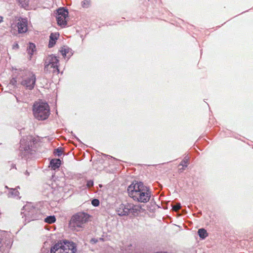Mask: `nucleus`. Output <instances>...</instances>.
Returning a JSON list of instances; mask_svg holds the SVG:
<instances>
[{
  "instance_id": "obj_14",
  "label": "nucleus",
  "mask_w": 253,
  "mask_h": 253,
  "mask_svg": "<svg viewBox=\"0 0 253 253\" xmlns=\"http://www.w3.org/2000/svg\"><path fill=\"white\" fill-rule=\"evenodd\" d=\"M198 234L200 238L202 239H204L208 236V233L207 230L204 228L199 229L198 231Z\"/></svg>"
},
{
  "instance_id": "obj_23",
  "label": "nucleus",
  "mask_w": 253,
  "mask_h": 253,
  "mask_svg": "<svg viewBox=\"0 0 253 253\" xmlns=\"http://www.w3.org/2000/svg\"><path fill=\"white\" fill-rule=\"evenodd\" d=\"M69 49H64L61 50L62 55L64 58L67 56V54L68 53Z\"/></svg>"
},
{
  "instance_id": "obj_3",
  "label": "nucleus",
  "mask_w": 253,
  "mask_h": 253,
  "mask_svg": "<svg viewBox=\"0 0 253 253\" xmlns=\"http://www.w3.org/2000/svg\"><path fill=\"white\" fill-rule=\"evenodd\" d=\"M33 112L36 119L39 120H45L50 114L49 106L46 102H36L33 105Z\"/></svg>"
},
{
  "instance_id": "obj_27",
  "label": "nucleus",
  "mask_w": 253,
  "mask_h": 253,
  "mask_svg": "<svg viewBox=\"0 0 253 253\" xmlns=\"http://www.w3.org/2000/svg\"><path fill=\"white\" fill-rule=\"evenodd\" d=\"M12 48L13 49H18L19 48V45L18 44V43H15L13 45Z\"/></svg>"
},
{
  "instance_id": "obj_17",
  "label": "nucleus",
  "mask_w": 253,
  "mask_h": 253,
  "mask_svg": "<svg viewBox=\"0 0 253 253\" xmlns=\"http://www.w3.org/2000/svg\"><path fill=\"white\" fill-rule=\"evenodd\" d=\"M56 218L54 215H50L47 216L44 219V221L46 223L51 224L55 222Z\"/></svg>"
},
{
  "instance_id": "obj_4",
  "label": "nucleus",
  "mask_w": 253,
  "mask_h": 253,
  "mask_svg": "<svg viewBox=\"0 0 253 253\" xmlns=\"http://www.w3.org/2000/svg\"><path fill=\"white\" fill-rule=\"evenodd\" d=\"M59 59L57 57L52 54L48 56L44 62V71L46 74L53 73L58 74Z\"/></svg>"
},
{
  "instance_id": "obj_25",
  "label": "nucleus",
  "mask_w": 253,
  "mask_h": 253,
  "mask_svg": "<svg viewBox=\"0 0 253 253\" xmlns=\"http://www.w3.org/2000/svg\"><path fill=\"white\" fill-rule=\"evenodd\" d=\"M93 185V181L91 180H88L87 181L86 186L87 187L89 188L92 187Z\"/></svg>"
},
{
  "instance_id": "obj_29",
  "label": "nucleus",
  "mask_w": 253,
  "mask_h": 253,
  "mask_svg": "<svg viewBox=\"0 0 253 253\" xmlns=\"http://www.w3.org/2000/svg\"><path fill=\"white\" fill-rule=\"evenodd\" d=\"M16 99H17V102L19 101V100H18V99L17 98H16Z\"/></svg>"
},
{
  "instance_id": "obj_18",
  "label": "nucleus",
  "mask_w": 253,
  "mask_h": 253,
  "mask_svg": "<svg viewBox=\"0 0 253 253\" xmlns=\"http://www.w3.org/2000/svg\"><path fill=\"white\" fill-rule=\"evenodd\" d=\"M189 157L187 156L185 157L183 160L181 162L180 165L183 167V169L187 167L188 163Z\"/></svg>"
},
{
  "instance_id": "obj_8",
  "label": "nucleus",
  "mask_w": 253,
  "mask_h": 253,
  "mask_svg": "<svg viewBox=\"0 0 253 253\" xmlns=\"http://www.w3.org/2000/svg\"><path fill=\"white\" fill-rule=\"evenodd\" d=\"M57 13L56 19L58 24L62 27H65L67 24L68 10L64 8H60L58 9Z\"/></svg>"
},
{
  "instance_id": "obj_12",
  "label": "nucleus",
  "mask_w": 253,
  "mask_h": 253,
  "mask_svg": "<svg viewBox=\"0 0 253 253\" xmlns=\"http://www.w3.org/2000/svg\"><path fill=\"white\" fill-rule=\"evenodd\" d=\"M18 188H20L19 186H17L15 189H10V191L8 193V197L16 198L17 199L20 198V197H19V192L17 190Z\"/></svg>"
},
{
  "instance_id": "obj_26",
  "label": "nucleus",
  "mask_w": 253,
  "mask_h": 253,
  "mask_svg": "<svg viewBox=\"0 0 253 253\" xmlns=\"http://www.w3.org/2000/svg\"><path fill=\"white\" fill-rule=\"evenodd\" d=\"M42 219V215H41L40 214H39V216H34L33 217H32V219L33 220H34V219Z\"/></svg>"
},
{
  "instance_id": "obj_15",
  "label": "nucleus",
  "mask_w": 253,
  "mask_h": 253,
  "mask_svg": "<svg viewBox=\"0 0 253 253\" xmlns=\"http://www.w3.org/2000/svg\"><path fill=\"white\" fill-rule=\"evenodd\" d=\"M36 46L33 43H29V44L27 47V52L28 54L30 55V58L31 56L33 54L34 52L35 51Z\"/></svg>"
},
{
  "instance_id": "obj_1",
  "label": "nucleus",
  "mask_w": 253,
  "mask_h": 253,
  "mask_svg": "<svg viewBox=\"0 0 253 253\" xmlns=\"http://www.w3.org/2000/svg\"><path fill=\"white\" fill-rule=\"evenodd\" d=\"M127 191L129 197L139 203H147L151 196V192L149 187L141 182H133L128 186Z\"/></svg>"
},
{
  "instance_id": "obj_20",
  "label": "nucleus",
  "mask_w": 253,
  "mask_h": 253,
  "mask_svg": "<svg viewBox=\"0 0 253 253\" xmlns=\"http://www.w3.org/2000/svg\"><path fill=\"white\" fill-rule=\"evenodd\" d=\"M82 6L84 8H88L89 7L90 5V0H84L82 1Z\"/></svg>"
},
{
  "instance_id": "obj_9",
  "label": "nucleus",
  "mask_w": 253,
  "mask_h": 253,
  "mask_svg": "<svg viewBox=\"0 0 253 253\" xmlns=\"http://www.w3.org/2000/svg\"><path fill=\"white\" fill-rule=\"evenodd\" d=\"M129 203H126L119 205L116 210L118 215L120 216L127 215L130 213Z\"/></svg>"
},
{
  "instance_id": "obj_7",
  "label": "nucleus",
  "mask_w": 253,
  "mask_h": 253,
  "mask_svg": "<svg viewBox=\"0 0 253 253\" xmlns=\"http://www.w3.org/2000/svg\"><path fill=\"white\" fill-rule=\"evenodd\" d=\"M36 81L35 74L33 72H28L26 78L23 79L21 84L27 89L32 90L34 88Z\"/></svg>"
},
{
  "instance_id": "obj_11",
  "label": "nucleus",
  "mask_w": 253,
  "mask_h": 253,
  "mask_svg": "<svg viewBox=\"0 0 253 253\" xmlns=\"http://www.w3.org/2000/svg\"><path fill=\"white\" fill-rule=\"evenodd\" d=\"M58 35H59L56 33H53L50 34L48 43V47L49 48L52 47L55 45L58 39Z\"/></svg>"
},
{
  "instance_id": "obj_22",
  "label": "nucleus",
  "mask_w": 253,
  "mask_h": 253,
  "mask_svg": "<svg viewBox=\"0 0 253 253\" xmlns=\"http://www.w3.org/2000/svg\"><path fill=\"white\" fill-rule=\"evenodd\" d=\"M91 204L93 206L97 207L99 205V201L98 199H94L91 201Z\"/></svg>"
},
{
  "instance_id": "obj_16",
  "label": "nucleus",
  "mask_w": 253,
  "mask_h": 253,
  "mask_svg": "<svg viewBox=\"0 0 253 253\" xmlns=\"http://www.w3.org/2000/svg\"><path fill=\"white\" fill-rule=\"evenodd\" d=\"M129 209H130V213H131L132 214L137 213L139 211V207L137 206L134 205L133 204L129 203Z\"/></svg>"
},
{
  "instance_id": "obj_5",
  "label": "nucleus",
  "mask_w": 253,
  "mask_h": 253,
  "mask_svg": "<svg viewBox=\"0 0 253 253\" xmlns=\"http://www.w3.org/2000/svg\"><path fill=\"white\" fill-rule=\"evenodd\" d=\"M76 249L73 242H58L51 248V253H75Z\"/></svg>"
},
{
  "instance_id": "obj_28",
  "label": "nucleus",
  "mask_w": 253,
  "mask_h": 253,
  "mask_svg": "<svg viewBox=\"0 0 253 253\" xmlns=\"http://www.w3.org/2000/svg\"><path fill=\"white\" fill-rule=\"evenodd\" d=\"M3 21V17L0 16V23Z\"/></svg>"
},
{
  "instance_id": "obj_21",
  "label": "nucleus",
  "mask_w": 253,
  "mask_h": 253,
  "mask_svg": "<svg viewBox=\"0 0 253 253\" xmlns=\"http://www.w3.org/2000/svg\"><path fill=\"white\" fill-rule=\"evenodd\" d=\"M55 155H57L58 156H60L62 154V150L61 148H58L56 149L54 152Z\"/></svg>"
},
{
  "instance_id": "obj_19",
  "label": "nucleus",
  "mask_w": 253,
  "mask_h": 253,
  "mask_svg": "<svg viewBox=\"0 0 253 253\" xmlns=\"http://www.w3.org/2000/svg\"><path fill=\"white\" fill-rule=\"evenodd\" d=\"M19 4L24 8L27 7L29 5V0H17Z\"/></svg>"
},
{
  "instance_id": "obj_13",
  "label": "nucleus",
  "mask_w": 253,
  "mask_h": 253,
  "mask_svg": "<svg viewBox=\"0 0 253 253\" xmlns=\"http://www.w3.org/2000/svg\"><path fill=\"white\" fill-rule=\"evenodd\" d=\"M61 164V162L60 159H53L50 161V164L51 168L53 169H55L60 167Z\"/></svg>"
},
{
  "instance_id": "obj_6",
  "label": "nucleus",
  "mask_w": 253,
  "mask_h": 253,
  "mask_svg": "<svg viewBox=\"0 0 253 253\" xmlns=\"http://www.w3.org/2000/svg\"><path fill=\"white\" fill-rule=\"evenodd\" d=\"M35 141V139L32 135L24 136L21 139L20 151L23 156L26 157L32 153V147Z\"/></svg>"
},
{
  "instance_id": "obj_10",
  "label": "nucleus",
  "mask_w": 253,
  "mask_h": 253,
  "mask_svg": "<svg viewBox=\"0 0 253 253\" xmlns=\"http://www.w3.org/2000/svg\"><path fill=\"white\" fill-rule=\"evenodd\" d=\"M28 20L27 18H21L17 23L18 31L19 33H24L27 32L28 28Z\"/></svg>"
},
{
  "instance_id": "obj_2",
  "label": "nucleus",
  "mask_w": 253,
  "mask_h": 253,
  "mask_svg": "<svg viewBox=\"0 0 253 253\" xmlns=\"http://www.w3.org/2000/svg\"><path fill=\"white\" fill-rule=\"evenodd\" d=\"M90 215L84 212H79L73 215L69 222V226L73 230L79 231L84 227Z\"/></svg>"
},
{
  "instance_id": "obj_24",
  "label": "nucleus",
  "mask_w": 253,
  "mask_h": 253,
  "mask_svg": "<svg viewBox=\"0 0 253 253\" xmlns=\"http://www.w3.org/2000/svg\"><path fill=\"white\" fill-rule=\"evenodd\" d=\"M181 208V205L180 203H178L176 205L173 206L172 209L174 211H177Z\"/></svg>"
}]
</instances>
